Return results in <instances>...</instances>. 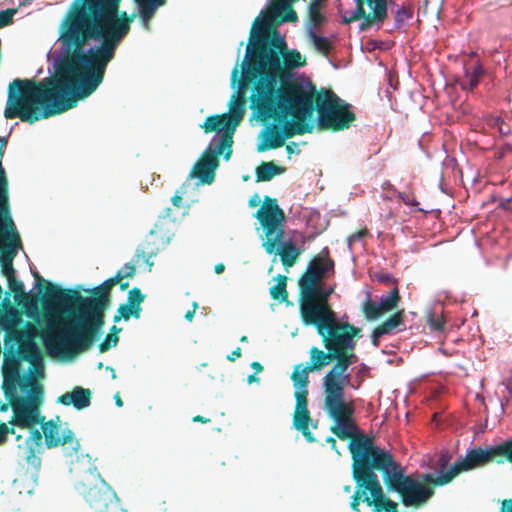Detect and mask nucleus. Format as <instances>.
I'll return each instance as SVG.
<instances>
[{"label": "nucleus", "instance_id": "obj_35", "mask_svg": "<svg viewBox=\"0 0 512 512\" xmlns=\"http://www.w3.org/2000/svg\"><path fill=\"white\" fill-rule=\"evenodd\" d=\"M32 275L36 280V285L38 286L39 290L41 292L43 291L44 301L46 303H51L53 305L64 308L61 305V303L58 302L57 300H55V298L53 297L55 290L52 287L57 288V289H61V288L57 285H54V284L46 281L42 276H40V274L37 271H33Z\"/></svg>", "mask_w": 512, "mask_h": 512}, {"label": "nucleus", "instance_id": "obj_47", "mask_svg": "<svg viewBox=\"0 0 512 512\" xmlns=\"http://www.w3.org/2000/svg\"><path fill=\"white\" fill-rule=\"evenodd\" d=\"M118 342L119 337L117 335L108 334L98 346L100 353L108 351L112 346H116Z\"/></svg>", "mask_w": 512, "mask_h": 512}, {"label": "nucleus", "instance_id": "obj_14", "mask_svg": "<svg viewBox=\"0 0 512 512\" xmlns=\"http://www.w3.org/2000/svg\"><path fill=\"white\" fill-rule=\"evenodd\" d=\"M309 372L302 363L297 364L294 367V371L291 375V380L296 388L295 391V411L293 414V426L301 432L307 442H315V438L309 429V425L312 422L310 411L308 409V384H309Z\"/></svg>", "mask_w": 512, "mask_h": 512}, {"label": "nucleus", "instance_id": "obj_2", "mask_svg": "<svg viewBox=\"0 0 512 512\" xmlns=\"http://www.w3.org/2000/svg\"><path fill=\"white\" fill-rule=\"evenodd\" d=\"M250 41L244 60L247 66L244 76L254 81L252 92L278 97L285 90L293 91L300 87L302 91H309L314 86L283 79L285 70L305 66L306 58L297 50H288L285 40L276 33L269 39L268 20L256 18Z\"/></svg>", "mask_w": 512, "mask_h": 512}, {"label": "nucleus", "instance_id": "obj_18", "mask_svg": "<svg viewBox=\"0 0 512 512\" xmlns=\"http://www.w3.org/2000/svg\"><path fill=\"white\" fill-rule=\"evenodd\" d=\"M237 126V117L229 116L227 113L210 115L200 125L206 134L223 131L219 144L216 147L220 148V150H226L224 153L225 160H229L232 155L233 134Z\"/></svg>", "mask_w": 512, "mask_h": 512}, {"label": "nucleus", "instance_id": "obj_20", "mask_svg": "<svg viewBox=\"0 0 512 512\" xmlns=\"http://www.w3.org/2000/svg\"><path fill=\"white\" fill-rule=\"evenodd\" d=\"M21 240L11 214L0 216V262H13Z\"/></svg>", "mask_w": 512, "mask_h": 512}, {"label": "nucleus", "instance_id": "obj_62", "mask_svg": "<svg viewBox=\"0 0 512 512\" xmlns=\"http://www.w3.org/2000/svg\"><path fill=\"white\" fill-rule=\"evenodd\" d=\"M377 332H378V331H377V327H376V328L373 330V333H372V336H371V338H372V344H373L374 346H376V347H378V346H379V338H380V337H382L383 335H386L385 333H380V334H378Z\"/></svg>", "mask_w": 512, "mask_h": 512}, {"label": "nucleus", "instance_id": "obj_53", "mask_svg": "<svg viewBox=\"0 0 512 512\" xmlns=\"http://www.w3.org/2000/svg\"><path fill=\"white\" fill-rule=\"evenodd\" d=\"M501 119L502 118L499 116L486 115L483 117L484 127L489 129H496L498 123L501 124Z\"/></svg>", "mask_w": 512, "mask_h": 512}, {"label": "nucleus", "instance_id": "obj_23", "mask_svg": "<svg viewBox=\"0 0 512 512\" xmlns=\"http://www.w3.org/2000/svg\"><path fill=\"white\" fill-rule=\"evenodd\" d=\"M43 433L38 429H32L29 437L23 444H18V457L25 461L28 467L37 472L41 467Z\"/></svg>", "mask_w": 512, "mask_h": 512}, {"label": "nucleus", "instance_id": "obj_5", "mask_svg": "<svg viewBox=\"0 0 512 512\" xmlns=\"http://www.w3.org/2000/svg\"><path fill=\"white\" fill-rule=\"evenodd\" d=\"M2 389L9 400L13 415L9 424L19 428H32L43 420L39 407L43 399V388L38 384L33 369L21 372V359L13 354L5 356Z\"/></svg>", "mask_w": 512, "mask_h": 512}, {"label": "nucleus", "instance_id": "obj_52", "mask_svg": "<svg viewBox=\"0 0 512 512\" xmlns=\"http://www.w3.org/2000/svg\"><path fill=\"white\" fill-rule=\"evenodd\" d=\"M1 273L7 278V280L16 276V271L13 267V262H0Z\"/></svg>", "mask_w": 512, "mask_h": 512}, {"label": "nucleus", "instance_id": "obj_34", "mask_svg": "<svg viewBox=\"0 0 512 512\" xmlns=\"http://www.w3.org/2000/svg\"><path fill=\"white\" fill-rule=\"evenodd\" d=\"M284 267H292L302 251L292 241L283 243L280 250L277 251Z\"/></svg>", "mask_w": 512, "mask_h": 512}, {"label": "nucleus", "instance_id": "obj_61", "mask_svg": "<svg viewBox=\"0 0 512 512\" xmlns=\"http://www.w3.org/2000/svg\"><path fill=\"white\" fill-rule=\"evenodd\" d=\"M192 307L193 309L192 310H188L186 313H185V319L189 322H191L194 318V315H195V311L196 309L198 308V303L197 302H193L192 304Z\"/></svg>", "mask_w": 512, "mask_h": 512}, {"label": "nucleus", "instance_id": "obj_37", "mask_svg": "<svg viewBox=\"0 0 512 512\" xmlns=\"http://www.w3.org/2000/svg\"><path fill=\"white\" fill-rule=\"evenodd\" d=\"M18 344V357L21 360L30 362L35 366V362L39 360L40 353L35 342H16Z\"/></svg>", "mask_w": 512, "mask_h": 512}, {"label": "nucleus", "instance_id": "obj_41", "mask_svg": "<svg viewBox=\"0 0 512 512\" xmlns=\"http://www.w3.org/2000/svg\"><path fill=\"white\" fill-rule=\"evenodd\" d=\"M404 309L398 310L396 313L387 318L383 323L377 326V333L389 334L393 329L397 328L403 323Z\"/></svg>", "mask_w": 512, "mask_h": 512}, {"label": "nucleus", "instance_id": "obj_63", "mask_svg": "<svg viewBox=\"0 0 512 512\" xmlns=\"http://www.w3.org/2000/svg\"><path fill=\"white\" fill-rule=\"evenodd\" d=\"M182 196L179 195L178 193H176L172 198H171V201H172V204L177 207V208H180L182 206Z\"/></svg>", "mask_w": 512, "mask_h": 512}, {"label": "nucleus", "instance_id": "obj_26", "mask_svg": "<svg viewBox=\"0 0 512 512\" xmlns=\"http://www.w3.org/2000/svg\"><path fill=\"white\" fill-rule=\"evenodd\" d=\"M452 459V454L443 450L436 454L434 458L431 460V468L435 470L438 475L434 476L431 473H426L421 476V481L426 484H431L433 486H444L445 484H437L436 479L440 478L442 475H446L450 471L449 463Z\"/></svg>", "mask_w": 512, "mask_h": 512}, {"label": "nucleus", "instance_id": "obj_24", "mask_svg": "<svg viewBox=\"0 0 512 512\" xmlns=\"http://www.w3.org/2000/svg\"><path fill=\"white\" fill-rule=\"evenodd\" d=\"M9 318L5 319L6 336L15 342H35L40 335L38 328L31 322H26L22 329H17V325L21 322L18 313L11 310Z\"/></svg>", "mask_w": 512, "mask_h": 512}, {"label": "nucleus", "instance_id": "obj_36", "mask_svg": "<svg viewBox=\"0 0 512 512\" xmlns=\"http://www.w3.org/2000/svg\"><path fill=\"white\" fill-rule=\"evenodd\" d=\"M10 214L8 179L2 164H0V216Z\"/></svg>", "mask_w": 512, "mask_h": 512}, {"label": "nucleus", "instance_id": "obj_38", "mask_svg": "<svg viewBox=\"0 0 512 512\" xmlns=\"http://www.w3.org/2000/svg\"><path fill=\"white\" fill-rule=\"evenodd\" d=\"M140 15L146 28H149V21L153 17L158 6L165 4L166 0H137Z\"/></svg>", "mask_w": 512, "mask_h": 512}, {"label": "nucleus", "instance_id": "obj_6", "mask_svg": "<svg viewBox=\"0 0 512 512\" xmlns=\"http://www.w3.org/2000/svg\"><path fill=\"white\" fill-rule=\"evenodd\" d=\"M332 361L334 365L323 377V409L334 421L330 431L339 439L347 440L354 433H361L354 420V402L345 398V388L350 384V375L346 372L350 365L340 352L333 354Z\"/></svg>", "mask_w": 512, "mask_h": 512}, {"label": "nucleus", "instance_id": "obj_54", "mask_svg": "<svg viewBox=\"0 0 512 512\" xmlns=\"http://www.w3.org/2000/svg\"><path fill=\"white\" fill-rule=\"evenodd\" d=\"M398 198L408 206H417L419 204L412 193L399 192Z\"/></svg>", "mask_w": 512, "mask_h": 512}, {"label": "nucleus", "instance_id": "obj_3", "mask_svg": "<svg viewBox=\"0 0 512 512\" xmlns=\"http://www.w3.org/2000/svg\"><path fill=\"white\" fill-rule=\"evenodd\" d=\"M293 98L290 90L283 91L278 97L251 93V108L264 120L274 121V125L267 128L263 141L258 144L259 152L280 148L286 139L314 131V124L305 123L302 116L296 112Z\"/></svg>", "mask_w": 512, "mask_h": 512}, {"label": "nucleus", "instance_id": "obj_12", "mask_svg": "<svg viewBox=\"0 0 512 512\" xmlns=\"http://www.w3.org/2000/svg\"><path fill=\"white\" fill-rule=\"evenodd\" d=\"M120 280L121 276L115 275L91 290H87L86 292L91 295L90 298L83 297L74 289H57L52 287L55 290L53 297L60 302L67 311L77 310L90 312V314L105 320V312L111 302L110 292Z\"/></svg>", "mask_w": 512, "mask_h": 512}, {"label": "nucleus", "instance_id": "obj_10", "mask_svg": "<svg viewBox=\"0 0 512 512\" xmlns=\"http://www.w3.org/2000/svg\"><path fill=\"white\" fill-rule=\"evenodd\" d=\"M378 462L383 463L380 468L384 483L389 490L400 494L405 506L420 507L424 505L435 493L434 488L405 475L402 466L395 461L390 451L376 446Z\"/></svg>", "mask_w": 512, "mask_h": 512}, {"label": "nucleus", "instance_id": "obj_8", "mask_svg": "<svg viewBox=\"0 0 512 512\" xmlns=\"http://www.w3.org/2000/svg\"><path fill=\"white\" fill-rule=\"evenodd\" d=\"M306 326H314L323 346L331 353L355 350L361 329L349 322H339L330 303L300 313Z\"/></svg>", "mask_w": 512, "mask_h": 512}, {"label": "nucleus", "instance_id": "obj_22", "mask_svg": "<svg viewBox=\"0 0 512 512\" xmlns=\"http://www.w3.org/2000/svg\"><path fill=\"white\" fill-rule=\"evenodd\" d=\"M45 419L44 416H42ZM38 424H41L42 433L44 435L45 445L48 449L58 447L59 445H71V449L73 452H77L80 444L77 439H75L74 432L70 429H65L61 435L59 418L57 420H49L44 422L42 420Z\"/></svg>", "mask_w": 512, "mask_h": 512}, {"label": "nucleus", "instance_id": "obj_49", "mask_svg": "<svg viewBox=\"0 0 512 512\" xmlns=\"http://www.w3.org/2000/svg\"><path fill=\"white\" fill-rule=\"evenodd\" d=\"M16 10L14 9H6L0 11V28L9 25L13 20V15Z\"/></svg>", "mask_w": 512, "mask_h": 512}, {"label": "nucleus", "instance_id": "obj_9", "mask_svg": "<svg viewBox=\"0 0 512 512\" xmlns=\"http://www.w3.org/2000/svg\"><path fill=\"white\" fill-rule=\"evenodd\" d=\"M329 253L328 247H324L310 260L298 280L300 313L329 304L334 292V288L324 282L327 274L334 271V261Z\"/></svg>", "mask_w": 512, "mask_h": 512}, {"label": "nucleus", "instance_id": "obj_56", "mask_svg": "<svg viewBox=\"0 0 512 512\" xmlns=\"http://www.w3.org/2000/svg\"><path fill=\"white\" fill-rule=\"evenodd\" d=\"M367 235H368V230L366 228H364V229H361L359 231L352 233L349 236L348 241H349V243H353V242H356V241L364 238Z\"/></svg>", "mask_w": 512, "mask_h": 512}, {"label": "nucleus", "instance_id": "obj_64", "mask_svg": "<svg viewBox=\"0 0 512 512\" xmlns=\"http://www.w3.org/2000/svg\"><path fill=\"white\" fill-rule=\"evenodd\" d=\"M192 421L193 422H200V423H209L211 420L209 418H206L204 416H201V415H196L192 418Z\"/></svg>", "mask_w": 512, "mask_h": 512}, {"label": "nucleus", "instance_id": "obj_33", "mask_svg": "<svg viewBox=\"0 0 512 512\" xmlns=\"http://www.w3.org/2000/svg\"><path fill=\"white\" fill-rule=\"evenodd\" d=\"M284 167L276 165L273 161L262 162L255 171L257 182H267L272 180L276 175L282 174Z\"/></svg>", "mask_w": 512, "mask_h": 512}, {"label": "nucleus", "instance_id": "obj_25", "mask_svg": "<svg viewBox=\"0 0 512 512\" xmlns=\"http://www.w3.org/2000/svg\"><path fill=\"white\" fill-rule=\"evenodd\" d=\"M157 238V232L155 230H151L149 236L146 237L144 242L137 247L135 253V262L137 264H140L141 262L145 263L148 266L149 271H151L154 265L151 259L155 257L159 252Z\"/></svg>", "mask_w": 512, "mask_h": 512}, {"label": "nucleus", "instance_id": "obj_28", "mask_svg": "<svg viewBox=\"0 0 512 512\" xmlns=\"http://www.w3.org/2000/svg\"><path fill=\"white\" fill-rule=\"evenodd\" d=\"M7 281L9 290L14 294V299L17 305L24 308L28 315L37 311V299L25 292L23 282L18 280L16 276Z\"/></svg>", "mask_w": 512, "mask_h": 512}, {"label": "nucleus", "instance_id": "obj_32", "mask_svg": "<svg viewBox=\"0 0 512 512\" xmlns=\"http://www.w3.org/2000/svg\"><path fill=\"white\" fill-rule=\"evenodd\" d=\"M483 73L484 70L480 63H475L472 66L466 67L465 75L459 82L461 89L473 90L478 85Z\"/></svg>", "mask_w": 512, "mask_h": 512}, {"label": "nucleus", "instance_id": "obj_16", "mask_svg": "<svg viewBox=\"0 0 512 512\" xmlns=\"http://www.w3.org/2000/svg\"><path fill=\"white\" fill-rule=\"evenodd\" d=\"M356 8L344 15L342 22L350 24L362 19L360 30L365 31L373 24L383 23L388 16L387 0H355Z\"/></svg>", "mask_w": 512, "mask_h": 512}, {"label": "nucleus", "instance_id": "obj_19", "mask_svg": "<svg viewBox=\"0 0 512 512\" xmlns=\"http://www.w3.org/2000/svg\"><path fill=\"white\" fill-rule=\"evenodd\" d=\"M365 478H359L362 485H366L370 496H365L363 502L369 507H373L375 512H398L397 503L384 495L383 488L380 484L376 473H367ZM361 486V483L359 484Z\"/></svg>", "mask_w": 512, "mask_h": 512}, {"label": "nucleus", "instance_id": "obj_42", "mask_svg": "<svg viewBox=\"0 0 512 512\" xmlns=\"http://www.w3.org/2000/svg\"><path fill=\"white\" fill-rule=\"evenodd\" d=\"M142 309L132 308L130 304H121L117 310V313L113 317L114 323L119 322L121 319L125 321L129 320L130 317L138 319L140 317Z\"/></svg>", "mask_w": 512, "mask_h": 512}, {"label": "nucleus", "instance_id": "obj_40", "mask_svg": "<svg viewBox=\"0 0 512 512\" xmlns=\"http://www.w3.org/2000/svg\"><path fill=\"white\" fill-rule=\"evenodd\" d=\"M401 300L399 289L395 286L386 297H382L378 303L382 314L390 312L398 307Z\"/></svg>", "mask_w": 512, "mask_h": 512}, {"label": "nucleus", "instance_id": "obj_51", "mask_svg": "<svg viewBox=\"0 0 512 512\" xmlns=\"http://www.w3.org/2000/svg\"><path fill=\"white\" fill-rule=\"evenodd\" d=\"M374 279L384 284L397 286V280L390 273H375Z\"/></svg>", "mask_w": 512, "mask_h": 512}, {"label": "nucleus", "instance_id": "obj_48", "mask_svg": "<svg viewBox=\"0 0 512 512\" xmlns=\"http://www.w3.org/2000/svg\"><path fill=\"white\" fill-rule=\"evenodd\" d=\"M428 325L434 331H442L444 329L445 320L442 315L431 314L428 317Z\"/></svg>", "mask_w": 512, "mask_h": 512}, {"label": "nucleus", "instance_id": "obj_15", "mask_svg": "<svg viewBox=\"0 0 512 512\" xmlns=\"http://www.w3.org/2000/svg\"><path fill=\"white\" fill-rule=\"evenodd\" d=\"M255 217L258 219L265 231L266 240L263 247L268 254L276 253V247L281 243L284 236L283 222L285 214L279 207L277 200L265 196L263 204L257 210Z\"/></svg>", "mask_w": 512, "mask_h": 512}, {"label": "nucleus", "instance_id": "obj_46", "mask_svg": "<svg viewBox=\"0 0 512 512\" xmlns=\"http://www.w3.org/2000/svg\"><path fill=\"white\" fill-rule=\"evenodd\" d=\"M312 40H313L315 47L319 51H321L325 54L329 53V51L331 49V44L326 37L319 36L317 34H312Z\"/></svg>", "mask_w": 512, "mask_h": 512}, {"label": "nucleus", "instance_id": "obj_17", "mask_svg": "<svg viewBox=\"0 0 512 512\" xmlns=\"http://www.w3.org/2000/svg\"><path fill=\"white\" fill-rule=\"evenodd\" d=\"M490 463H495L492 445L486 448L477 447L470 449L464 458H460L450 465L449 473L436 479V483L448 484L459 474Z\"/></svg>", "mask_w": 512, "mask_h": 512}, {"label": "nucleus", "instance_id": "obj_39", "mask_svg": "<svg viewBox=\"0 0 512 512\" xmlns=\"http://www.w3.org/2000/svg\"><path fill=\"white\" fill-rule=\"evenodd\" d=\"M275 280L276 283L269 289L271 298L280 303L288 302L287 277L278 274Z\"/></svg>", "mask_w": 512, "mask_h": 512}, {"label": "nucleus", "instance_id": "obj_29", "mask_svg": "<svg viewBox=\"0 0 512 512\" xmlns=\"http://www.w3.org/2000/svg\"><path fill=\"white\" fill-rule=\"evenodd\" d=\"M310 361L305 365L306 369L311 372H319L324 367L332 362L333 353L330 351H323L316 346H313L309 350Z\"/></svg>", "mask_w": 512, "mask_h": 512}, {"label": "nucleus", "instance_id": "obj_44", "mask_svg": "<svg viewBox=\"0 0 512 512\" xmlns=\"http://www.w3.org/2000/svg\"><path fill=\"white\" fill-rule=\"evenodd\" d=\"M320 9H321V6L317 2H313V1L310 2V4H309V20H310V23L314 27L321 25L325 21V18L321 14Z\"/></svg>", "mask_w": 512, "mask_h": 512}, {"label": "nucleus", "instance_id": "obj_30", "mask_svg": "<svg viewBox=\"0 0 512 512\" xmlns=\"http://www.w3.org/2000/svg\"><path fill=\"white\" fill-rule=\"evenodd\" d=\"M247 66L243 62V72L246 70ZM251 81L247 80L245 76L243 75V79L240 82L239 91L237 96H233L231 101V112L228 113L229 116H235L238 120V125L240 124V121L244 115V109H245V96H244V89L246 88V84L250 83Z\"/></svg>", "mask_w": 512, "mask_h": 512}, {"label": "nucleus", "instance_id": "obj_45", "mask_svg": "<svg viewBox=\"0 0 512 512\" xmlns=\"http://www.w3.org/2000/svg\"><path fill=\"white\" fill-rule=\"evenodd\" d=\"M145 296L142 294L141 290L137 287L132 288L128 292V304L132 306V308L142 309L141 303L144 301Z\"/></svg>", "mask_w": 512, "mask_h": 512}, {"label": "nucleus", "instance_id": "obj_58", "mask_svg": "<svg viewBox=\"0 0 512 512\" xmlns=\"http://www.w3.org/2000/svg\"><path fill=\"white\" fill-rule=\"evenodd\" d=\"M500 512H512V498L501 502Z\"/></svg>", "mask_w": 512, "mask_h": 512}, {"label": "nucleus", "instance_id": "obj_57", "mask_svg": "<svg viewBox=\"0 0 512 512\" xmlns=\"http://www.w3.org/2000/svg\"><path fill=\"white\" fill-rule=\"evenodd\" d=\"M495 130H497L500 135H508L511 132L509 125H507L503 119H501V124L498 123Z\"/></svg>", "mask_w": 512, "mask_h": 512}, {"label": "nucleus", "instance_id": "obj_7", "mask_svg": "<svg viewBox=\"0 0 512 512\" xmlns=\"http://www.w3.org/2000/svg\"><path fill=\"white\" fill-rule=\"evenodd\" d=\"M292 93L296 112L302 116L305 123H312L313 114L317 111L320 130L343 131L356 120L351 105L330 89L317 90L315 86H311L309 91H302L299 87Z\"/></svg>", "mask_w": 512, "mask_h": 512}, {"label": "nucleus", "instance_id": "obj_27", "mask_svg": "<svg viewBox=\"0 0 512 512\" xmlns=\"http://www.w3.org/2000/svg\"><path fill=\"white\" fill-rule=\"evenodd\" d=\"M92 392L88 388L77 386L72 391L66 392L58 397L57 402L64 406H74L77 410H82L91 405Z\"/></svg>", "mask_w": 512, "mask_h": 512}, {"label": "nucleus", "instance_id": "obj_50", "mask_svg": "<svg viewBox=\"0 0 512 512\" xmlns=\"http://www.w3.org/2000/svg\"><path fill=\"white\" fill-rule=\"evenodd\" d=\"M136 268L132 263H126L121 270H119L115 275H120L121 280L124 278L133 277L135 275Z\"/></svg>", "mask_w": 512, "mask_h": 512}, {"label": "nucleus", "instance_id": "obj_11", "mask_svg": "<svg viewBox=\"0 0 512 512\" xmlns=\"http://www.w3.org/2000/svg\"><path fill=\"white\" fill-rule=\"evenodd\" d=\"M347 440H350L348 448L352 457V476L356 482V490L352 495L350 507L353 511L361 512L359 509L360 502H363L364 497L367 496L366 493L369 491L365 484L359 485L362 484L359 478H365L364 476L367 473L380 472L383 463L378 462L376 445L370 436L354 433L353 437Z\"/></svg>", "mask_w": 512, "mask_h": 512}, {"label": "nucleus", "instance_id": "obj_55", "mask_svg": "<svg viewBox=\"0 0 512 512\" xmlns=\"http://www.w3.org/2000/svg\"><path fill=\"white\" fill-rule=\"evenodd\" d=\"M340 354H342L350 366L358 361V356L356 355L355 350H345L340 352Z\"/></svg>", "mask_w": 512, "mask_h": 512}, {"label": "nucleus", "instance_id": "obj_60", "mask_svg": "<svg viewBox=\"0 0 512 512\" xmlns=\"http://www.w3.org/2000/svg\"><path fill=\"white\" fill-rule=\"evenodd\" d=\"M8 426L6 423H0V444L4 443L7 438Z\"/></svg>", "mask_w": 512, "mask_h": 512}, {"label": "nucleus", "instance_id": "obj_1", "mask_svg": "<svg viewBox=\"0 0 512 512\" xmlns=\"http://www.w3.org/2000/svg\"><path fill=\"white\" fill-rule=\"evenodd\" d=\"M122 0H72L60 24L64 51L54 76L16 78L8 86L6 119L33 124L74 108L103 82L116 49L130 32L133 16Z\"/></svg>", "mask_w": 512, "mask_h": 512}, {"label": "nucleus", "instance_id": "obj_43", "mask_svg": "<svg viewBox=\"0 0 512 512\" xmlns=\"http://www.w3.org/2000/svg\"><path fill=\"white\" fill-rule=\"evenodd\" d=\"M362 311L367 320H375L383 315L378 303L372 301L369 297L363 302Z\"/></svg>", "mask_w": 512, "mask_h": 512}, {"label": "nucleus", "instance_id": "obj_59", "mask_svg": "<svg viewBox=\"0 0 512 512\" xmlns=\"http://www.w3.org/2000/svg\"><path fill=\"white\" fill-rule=\"evenodd\" d=\"M242 355V349L240 347L235 348L230 354L227 355L228 361H235L237 358H240Z\"/></svg>", "mask_w": 512, "mask_h": 512}, {"label": "nucleus", "instance_id": "obj_21", "mask_svg": "<svg viewBox=\"0 0 512 512\" xmlns=\"http://www.w3.org/2000/svg\"><path fill=\"white\" fill-rule=\"evenodd\" d=\"M226 150L208 146L190 171V178H198L202 184H211L215 178V170L219 166V156Z\"/></svg>", "mask_w": 512, "mask_h": 512}, {"label": "nucleus", "instance_id": "obj_4", "mask_svg": "<svg viewBox=\"0 0 512 512\" xmlns=\"http://www.w3.org/2000/svg\"><path fill=\"white\" fill-rule=\"evenodd\" d=\"M71 321L58 319L54 313L46 316V328L41 331V338L47 350L54 355L72 359L88 351L99 338L105 320L78 311Z\"/></svg>", "mask_w": 512, "mask_h": 512}, {"label": "nucleus", "instance_id": "obj_31", "mask_svg": "<svg viewBox=\"0 0 512 512\" xmlns=\"http://www.w3.org/2000/svg\"><path fill=\"white\" fill-rule=\"evenodd\" d=\"M298 0H275L272 12L280 17V22H296L298 20L297 13L292 5Z\"/></svg>", "mask_w": 512, "mask_h": 512}, {"label": "nucleus", "instance_id": "obj_13", "mask_svg": "<svg viewBox=\"0 0 512 512\" xmlns=\"http://www.w3.org/2000/svg\"><path fill=\"white\" fill-rule=\"evenodd\" d=\"M77 490L95 512H123L116 493L99 473L90 472L78 483Z\"/></svg>", "mask_w": 512, "mask_h": 512}]
</instances>
